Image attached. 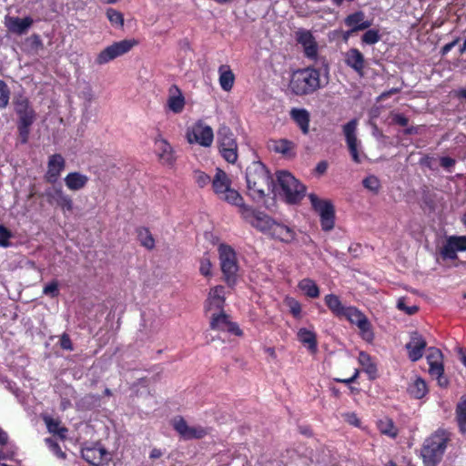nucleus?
I'll return each instance as SVG.
<instances>
[{"instance_id": "nucleus-1", "label": "nucleus", "mask_w": 466, "mask_h": 466, "mask_svg": "<svg viewBox=\"0 0 466 466\" xmlns=\"http://www.w3.org/2000/svg\"><path fill=\"white\" fill-rule=\"evenodd\" d=\"M248 194L255 200H261L266 191H273L276 187L266 167L258 161L251 163L246 171Z\"/></svg>"}, {"instance_id": "nucleus-2", "label": "nucleus", "mask_w": 466, "mask_h": 466, "mask_svg": "<svg viewBox=\"0 0 466 466\" xmlns=\"http://www.w3.org/2000/svg\"><path fill=\"white\" fill-rule=\"evenodd\" d=\"M449 440L447 431L438 430L424 441L420 451L424 466H437L441 462Z\"/></svg>"}, {"instance_id": "nucleus-3", "label": "nucleus", "mask_w": 466, "mask_h": 466, "mask_svg": "<svg viewBox=\"0 0 466 466\" xmlns=\"http://www.w3.org/2000/svg\"><path fill=\"white\" fill-rule=\"evenodd\" d=\"M320 75L317 69L307 67L291 76L289 88L297 96L309 95L320 88Z\"/></svg>"}, {"instance_id": "nucleus-4", "label": "nucleus", "mask_w": 466, "mask_h": 466, "mask_svg": "<svg viewBox=\"0 0 466 466\" xmlns=\"http://www.w3.org/2000/svg\"><path fill=\"white\" fill-rule=\"evenodd\" d=\"M14 107L18 116L17 128L19 139L22 144H25L29 138L30 127L36 119V114L31 106L28 98L23 96L15 97Z\"/></svg>"}, {"instance_id": "nucleus-5", "label": "nucleus", "mask_w": 466, "mask_h": 466, "mask_svg": "<svg viewBox=\"0 0 466 466\" xmlns=\"http://www.w3.org/2000/svg\"><path fill=\"white\" fill-rule=\"evenodd\" d=\"M276 177L277 185L281 189V194L288 203H297L305 196V186L300 184L289 171L279 170L276 173Z\"/></svg>"}, {"instance_id": "nucleus-6", "label": "nucleus", "mask_w": 466, "mask_h": 466, "mask_svg": "<svg viewBox=\"0 0 466 466\" xmlns=\"http://www.w3.org/2000/svg\"><path fill=\"white\" fill-rule=\"evenodd\" d=\"M218 253L224 280L228 286H234L237 280V272L238 270L236 253L231 247L225 244L219 245Z\"/></svg>"}, {"instance_id": "nucleus-7", "label": "nucleus", "mask_w": 466, "mask_h": 466, "mask_svg": "<svg viewBox=\"0 0 466 466\" xmlns=\"http://www.w3.org/2000/svg\"><path fill=\"white\" fill-rule=\"evenodd\" d=\"M309 198L314 210L320 217L321 228L329 231L334 228L335 210L332 203L327 199H320L315 194H309Z\"/></svg>"}, {"instance_id": "nucleus-8", "label": "nucleus", "mask_w": 466, "mask_h": 466, "mask_svg": "<svg viewBox=\"0 0 466 466\" xmlns=\"http://www.w3.org/2000/svg\"><path fill=\"white\" fill-rule=\"evenodd\" d=\"M241 217L249 223L253 228L268 235L274 219L263 211H258L251 208L250 207H243L241 210Z\"/></svg>"}, {"instance_id": "nucleus-9", "label": "nucleus", "mask_w": 466, "mask_h": 466, "mask_svg": "<svg viewBox=\"0 0 466 466\" xmlns=\"http://www.w3.org/2000/svg\"><path fill=\"white\" fill-rule=\"evenodd\" d=\"M135 45L136 41L134 40L125 39L119 42H116L106 47L97 55L96 63L97 65L106 64L111 60L127 53Z\"/></svg>"}, {"instance_id": "nucleus-10", "label": "nucleus", "mask_w": 466, "mask_h": 466, "mask_svg": "<svg viewBox=\"0 0 466 466\" xmlns=\"http://www.w3.org/2000/svg\"><path fill=\"white\" fill-rule=\"evenodd\" d=\"M187 141L199 144L203 147H209L214 138L212 128L202 122L196 123L187 133Z\"/></svg>"}, {"instance_id": "nucleus-11", "label": "nucleus", "mask_w": 466, "mask_h": 466, "mask_svg": "<svg viewBox=\"0 0 466 466\" xmlns=\"http://www.w3.org/2000/svg\"><path fill=\"white\" fill-rule=\"evenodd\" d=\"M43 196L46 198L49 204H56L63 212H71L73 210V200L71 197L66 194L59 187L46 189Z\"/></svg>"}, {"instance_id": "nucleus-12", "label": "nucleus", "mask_w": 466, "mask_h": 466, "mask_svg": "<svg viewBox=\"0 0 466 466\" xmlns=\"http://www.w3.org/2000/svg\"><path fill=\"white\" fill-rule=\"evenodd\" d=\"M174 429L185 440L201 439L207 435V431L201 426H189L182 417L172 420Z\"/></svg>"}, {"instance_id": "nucleus-13", "label": "nucleus", "mask_w": 466, "mask_h": 466, "mask_svg": "<svg viewBox=\"0 0 466 466\" xmlns=\"http://www.w3.org/2000/svg\"><path fill=\"white\" fill-rule=\"evenodd\" d=\"M342 317L347 318L352 324H356L361 331L362 337L370 340L373 334L370 330V324L364 314L354 307H348Z\"/></svg>"}, {"instance_id": "nucleus-14", "label": "nucleus", "mask_w": 466, "mask_h": 466, "mask_svg": "<svg viewBox=\"0 0 466 466\" xmlns=\"http://www.w3.org/2000/svg\"><path fill=\"white\" fill-rule=\"evenodd\" d=\"M210 328L214 330L228 331L237 336L242 335V331L238 328V324L232 322L229 319V317L223 311L212 313L210 318Z\"/></svg>"}, {"instance_id": "nucleus-15", "label": "nucleus", "mask_w": 466, "mask_h": 466, "mask_svg": "<svg viewBox=\"0 0 466 466\" xmlns=\"http://www.w3.org/2000/svg\"><path fill=\"white\" fill-rule=\"evenodd\" d=\"M358 122L352 119L343 127V133L346 137V142L354 162L360 163L361 157L358 150L359 140L356 136Z\"/></svg>"}, {"instance_id": "nucleus-16", "label": "nucleus", "mask_w": 466, "mask_h": 466, "mask_svg": "<svg viewBox=\"0 0 466 466\" xmlns=\"http://www.w3.org/2000/svg\"><path fill=\"white\" fill-rule=\"evenodd\" d=\"M459 251H466V236L449 237L441 249V255L444 259H455Z\"/></svg>"}, {"instance_id": "nucleus-17", "label": "nucleus", "mask_w": 466, "mask_h": 466, "mask_svg": "<svg viewBox=\"0 0 466 466\" xmlns=\"http://www.w3.org/2000/svg\"><path fill=\"white\" fill-rule=\"evenodd\" d=\"M296 40L303 46L308 58L315 59L318 55V45L309 30L299 29L296 32Z\"/></svg>"}, {"instance_id": "nucleus-18", "label": "nucleus", "mask_w": 466, "mask_h": 466, "mask_svg": "<svg viewBox=\"0 0 466 466\" xmlns=\"http://www.w3.org/2000/svg\"><path fill=\"white\" fill-rule=\"evenodd\" d=\"M427 346L424 338L417 331L410 333V339L406 344L409 358L411 361H417L423 356V350Z\"/></svg>"}, {"instance_id": "nucleus-19", "label": "nucleus", "mask_w": 466, "mask_h": 466, "mask_svg": "<svg viewBox=\"0 0 466 466\" xmlns=\"http://www.w3.org/2000/svg\"><path fill=\"white\" fill-rule=\"evenodd\" d=\"M66 167L65 158L60 154H54L49 157L47 163V171L45 175V179L51 184L57 181L61 172Z\"/></svg>"}, {"instance_id": "nucleus-20", "label": "nucleus", "mask_w": 466, "mask_h": 466, "mask_svg": "<svg viewBox=\"0 0 466 466\" xmlns=\"http://www.w3.org/2000/svg\"><path fill=\"white\" fill-rule=\"evenodd\" d=\"M33 23L34 20L30 16L19 18L17 16L6 15L5 18V25L8 31L18 35L26 34Z\"/></svg>"}, {"instance_id": "nucleus-21", "label": "nucleus", "mask_w": 466, "mask_h": 466, "mask_svg": "<svg viewBox=\"0 0 466 466\" xmlns=\"http://www.w3.org/2000/svg\"><path fill=\"white\" fill-rule=\"evenodd\" d=\"M223 286H216L208 292L206 301V310H217L221 312L225 304V290Z\"/></svg>"}, {"instance_id": "nucleus-22", "label": "nucleus", "mask_w": 466, "mask_h": 466, "mask_svg": "<svg viewBox=\"0 0 466 466\" xmlns=\"http://www.w3.org/2000/svg\"><path fill=\"white\" fill-rule=\"evenodd\" d=\"M345 64L352 68L358 75L363 76L365 58L362 53L357 48L349 49L344 55Z\"/></svg>"}, {"instance_id": "nucleus-23", "label": "nucleus", "mask_w": 466, "mask_h": 466, "mask_svg": "<svg viewBox=\"0 0 466 466\" xmlns=\"http://www.w3.org/2000/svg\"><path fill=\"white\" fill-rule=\"evenodd\" d=\"M82 458L94 466H101L107 455L106 451L102 447H85L81 451Z\"/></svg>"}, {"instance_id": "nucleus-24", "label": "nucleus", "mask_w": 466, "mask_h": 466, "mask_svg": "<svg viewBox=\"0 0 466 466\" xmlns=\"http://www.w3.org/2000/svg\"><path fill=\"white\" fill-rule=\"evenodd\" d=\"M344 24L351 28V32L362 31L370 28L372 22L365 19V14L362 11H357L346 16Z\"/></svg>"}, {"instance_id": "nucleus-25", "label": "nucleus", "mask_w": 466, "mask_h": 466, "mask_svg": "<svg viewBox=\"0 0 466 466\" xmlns=\"http://www.w3.org/2000/svg\"><path fill=\"white\" fill-rule=\"evenodd\" d=\"M268 236L283 242H290L295 238V232L291 228L274 220Z\"/></svg>"}, {"instance_id": "nucleus-26", "label": "nucleus", "mask_w": 466, "mask_h": 466, "mask_svg": "<svg viewBox=\"0 0 466 466\" xmlns=\"http://www.w3.org/2000/svg\"><path fill=\"white\" fill-rule=\"evenodd\" d=\"M442 354L440 350L435 348H431L429 350V354L427 355L428 364L430 366V373L431 375H441L443 373L444 369L441 362Z\"/></svg>"}, {"instance_id": "nucleus-27", "label": "nucleus", "mask_w": 466, "mask_h": 466, "mask_svg": "<svg viewBox=\"0 0 466 466\" xmlns=\"http://www.w3.org/2000/svg\"><path fill=\"white\" fill-rule=\"evenodd\" d=\"M168 108L177 114L180 113L185 106V98L177 86L169 88V97L167 99Z\"/></svg>"}, {"instance_id": "nucleus-28", "label": "nucleus", "mask_w": 466, "mask_h": 466, "mask_svg": "<svg viewBox=\"0 0 466 466\" xmlns=\"http://www.w3.org/2000/svg\"><path fill=\"white\" fill-rule=\"evenodd\" d=\"M290 116L300 128L301 132L307 135L309 131L310 116L308 110L304 108H293L290 111Z\"/></svg>"}, {"instance_id": "nucleus-29", "label": "nucleus", "mask_w": 466, "mask_h": 466, "mask_svg": "<svg viewBox=\"0 0 466 466\" xmlns=\"http://www.w3.org/2000/svg\"><path fill=\"white\" fill-rule=\"evenodd\" d=\"M64 181L68 189L78 191L86 187L88 177L79 172H71L66 175Z\"/></svg>"}, {"instance_id": "nucleus-30", "label": "nucleus", "mask_w": 466, "mask_h": 466, "mask_svg": "<svg viewBox=\"0 0 466 466\" xmlns=\"http://www.w3.org/2000/svg\"><path fill=\"white\" fill-rule=\"evenodd\" d=\"M218 141L219 144V149L222 147L226 148H238L237 142L234 138V135L229 127L227 126H221L218 131Z\"/></svg>"}, {"instance_id": "nucleus-31", "label": "nucleus", "mask_w": 466, "mask_h": 466, "mask_svg": "<svg viewBox=\"0 0 466 466\" xmlns=\"http://www.w3.org/2000/svg\"><path fill=\"white\" fill-rule=\"evenodd\" d=\"M212 187L215 193L219 197L230 187V180L228 175L221 169L218 168L212 181Z\"/></svg>"}, {"instance_id": "nucleus-32", "label": "nucleus", "mask_w": 466, "mask_h": 466, "mask_svg": "<svg viewBox=\"0 0 466 466\" xmlns=\"http://www.w3.org/2000/svg\"><path fill=\"white\" fill-rule=\"evenodd\" d=\"M219 85L224 91H230L233 87L235 76L228 66L222 65L218 68Z\"/></svg>"}, {"instance_id": "nucleus-33", "label": "nucleus", "mask_w": 466, "mask_h": 466, "mask_svg": "<svg viewBox=\"0 0 466 466\" xmlns=\"http://www.w3.org/2000/svg\"><path fill=\"white\" fill-rule=\"evenodd\" d=\"M407 390L413 398L421 399L427 393L428 389L424 380L420 377H415L409 384Z\"/></svg>"}, {"instance_id": "nucleus-34", "label": "nucleus", "mask_w": 466, "mask_h": 466, "mask_svg": "<svg viewBox=\"0 0 466 466\" xmlns=\"http://www.w3.org/2000/svg\"><path fill=\"white\" fill-rule=\"evenodd\" d=\"M156 145L160 159L164 163L171 165L175 160L171 146L165 139H157Z\"/></svg>"}, {"instance_id": "nucleus-35", "label": "nucleus", "mask_w": 466, "mask_h": 466, "mask_svg": "<svg viewBox=\"0 0 466 466\" xmlns=\"http://www.w3.org/2000/svg\"><path fill=\"white\" fill-rule=\"evenodd\" d=\"M298 338L301 343L308 346L311 352L317 351V339L315 333L303 328L298 331Z\"/></svg>"}, {"instance_id": "nucleus-36", "label": "nucleus", "mask_w": 466, "mask_h": 466, "mask_svg": "<svg viewBox=\"0 0 466 466\" xmlns=\"http://www.w3.org/2000/svg\"><path fill=\"white\" fill-rule=\"evenodd\" d=\"M46 428L50 433L58 435V437L62 440L66 439V434L67 432V429L60 426V421L55 420L49 416H44L43 418Z\"/></svg>"}, {"instance_id": "nucleus-37", "label": "nucleus", "mask_w": 466, "mask_h": 466, "mask_svg": "<svg viewBox=\"0 0 466 466\" xmlns=\"http://www.w3.org/2000/svg\"><path fill=\"white\" fill-rule=\"evenodd\" d=\"M327 307L337 316L342 317L348 307H344L338 296L329 294L325 297Z\"/></svg>"}, {"instance_id": "nucleus-38", "label": "nucleus", "mask_w": 466, "mask_h": 466, "mask_svg": "<svg viewBox=\"0 0 466 466\" xmlns=\"http://www.w3.org/2000/svg\"><path fill=\"white\" fill-rule=\"evenodd\" d=\"M220 199L227 201L228 203L231 205H235L237 207H239V211L241 212L243 207H247L244 205L243 198L241 195L235 189L229 187L228 190L225 191L222 195L218 197Z\"/></svg>"}, {"instance_id": "nucleus-39", "label": "nucleus", "mask_w": 466, "mask_h": 466, "mask_svg": "<svg viewBox=\"0 0 466 466\" xmlns=\"http://www.w3.org/2000/svg\"><path fill=\"white\" fill-rule=\"evenodd\" d=\"M377 424L379 431L382 434L388 435L391 438H395L397 436L398 430L391 419L384 417L380 419Z\"/></svg>"}, {"instance_id": "nucleus-40", "label": "nucleus", "mask_w": 466, "mask_h": 466, "mask_svg": "<svg viewBox=\"0 0 466 466\" xmlns=\"http://www.w3.org/2000/svg\"><path fill=\"white\" fill-rule=\"evenodd\" d=\"M457 421L461 432L466 433V396H462L456 408Z\"/></svg>"}, {"instance_id": "nucleus-41", "label": "nucleus", "mask_w": 466, "mask_h": 466, "mask_svg": "<svg viewBox=\"0 0 466 466\" xmlns=\"http://www.w3.org/2000/svg\"><path fill=\"white\" fill-rule=\"evenodd\" d=\"M299 288L309 298H317L319 295V287L310 279H303L300 280Z\"/></svg>"}, {"instance_id": "nucleus-42", "label": "nucleus", "mask_w": 466, "mask_h": 466, "mask_svg": "<svg viewBox=\"0 0 466 466\" xmlns=\"http://www.w3.org/2000/svg\"><path fill=\"white\" fill-rule=\"evenodd\" d=\"M270 147L277 153L288 156L294 148V144L287 139H279L272 141Z\"/></svg>"}, {"instance_id": "nucleus-43", "label": "nucleus", "mask_w": 466, "mask_h": 466, "mask_svg": "<svg viewBox=\"0 0 466 466\" xmlns=\"http://www.w3.org/2000/svg\"><path fill=\"white\" fill-rule=\"evenodd\" d=\"M137 237L142 246L152 249L155 246V240L147 228H141L137 229Z\"/></svg>"}, {"instance_id": "nucleus-44", "label": "nucleus", "mask_w": 466, "mask_h": 466, "mask_svg": "<svg viewBox=\"0 0 466 466\" xmlns=\"http://www.w3.org/2000/svg\"><path fill=\"white\" fill-rule=\"evenodd\" d=\"M358 360L360 364L364 368V370L370 375L376 373L377 370L375 365L372 363L369 354L364 351H360L359 354Z\"/></svg>"}, {"instance_id": "nucleus-45", "label": "nucleus", "mask_w": 466, "mask_h": 466, "mask_svg": "<svg viewBox=\"0 0 466 466\" xmlns=\"http://www.w3.org/2000/svg\"><path fill=\"white\" fill-rule=\"evenodd\" d=\"M380 40V35L378 30L369 29L366 31L362 36L361 41L366 45H374Z\"/></svg>"}, {"instance_id": "nucleus-46", "label": "nucleus", "mask_w": 466, "mask_h": 466, "mask_svg": "<svg viewBox=\"0 0 466 466\" xmlns=\"http://www.w3.org/2000/svg\"><path fill=\"white\" fill-rule=\"evenodd\" d=\"M10 90L3 80H0V108H5L9 103Z\"/></svg>"}, {"instance_id": "nucleus-47", "label": "nucleus", "mask_w": 466, "mask_h": 466, "mask_svg": "<svg viewBox=\"0 0 466 466\" xmlns=\"http://www.w3.org/2000/svg\"><path fill=\"white\" fill-rule=\"evenodd\" d=\"M45 441L46 445L49 447V449L56 454V457L63 460L66 459V453L61 450L60 446L54 439L46 438Z\"/></svg>"}, {"instance_id": "nucleus-48", "label": "nucleus", "mask_w": 466, "mask_h": 466, "mask_svg": "<svg viewBox=\"0 0 466 466\" xmlns=\"http://www.w3.org/2000/svg\"><path fill=\"white\" fill-rule=\"evenodd\" d=\"M362 183L367 189L374 193H377L380 189V181L375 176L367 177Z\"/></svg>"}, {"instance_id": "nucleus-49", "label": "nucleus", "mask_w": 466, "mask_h": 466, "mask_svg": "<svg viewBox=\"0 0 466 466\" xmlns=\"http://www.w3.org/2000/svg\"><path fill=\"white\" fill-rule=\"evenodd\" d=\"M222 157L225 158L226 161L228 163H235L238 159V148H226L222 147V149H219Z\"/></svg>"}, {"instance_id": "nucleus-50", "label": "nucleus", "mask_w": 466, "mask_h": 466, "mask_svg": "<svg viewBox=\"0 0 466 466\" xmlns=\"http://www.w3.org/2000/svg\"><path fill=\"white\" fill-rule=\"evenodd\" d=\"M106 16H107L108 20L113 25H123L124 19H123L121 13L110 8L106 11Z\"/></svg>"}, {"instance_id": "nucleus-51", "label": "nucleus", "mask_w": 466, "mask_h": 466, "mask_svg": "<svg viewBox=\"0 0 466 466\" xmlns=\"http://www.w3.org/2000/svg\"><path fill=\"white\" fill-rule=\"evenodd\" d=\"M212 264L208 256H204L200 260L199 271L205 277L211 276Z\"/></svg>"}, {"instance_id": "nucleus-52", "label": "nucleus", "mask_w": 466, "mask_h": 466, "mask_svg": "<svg viewBox=\"0 0 466 466\" xmlns=\"http://www.w3.org/2000/svg\"><path fill=\"white\" fill-rule=\"evenodd\" d=\"M43 293L45 295L50 296L52 298L57 297L59 294L57 281L54 280V281L48 283L47 285H46L43 289Z\"/></svg>"}, {"instance_id": "nucleus-53", "label": "nucleus", "mask_w": 466, "mask_h": 466, "mask_svg": "<svg viewBox=\"0 0 466 466\" xmlns=\"http://www.w3.org/2000/svg\"><path fill=\"white\" fill-rule=\"evenodd\" d=\"M194 179L200 187H205L210 182V177L206 173L199 170L194 172Z\"/></svg>"}, {"instance_id": "nucleus-54", "label": "nucleus", "mask_w": 466, "mask_h": 466, "mask_svg": "<svg viewBox=\"0 0 466 466\" xmlns=\"http://www.w3.org/2000/svg\"><path fill=\"white\" fill-rule=\"evenodd\" d=\"M397 308L400 310L404 311L408 315H413L414 313H416L418 311V307L417 306L408 307V305H405L404 298H400L398 299V301H397Z\"/></svg>"}, {"instance_id": "nucleus-55", "label": "nucleus", "mask_w": 466, "mask_h": 466, "mask_svg": "<svg viewBox=\"0 0 466 466\" xmlns=\"http://www.w3.org/2000/svg\"><path fill=\"white\" fill-rule=\"evenodd\" d=\"M11 238L10 231L4 226L0 225V247L6 248L10 245L8 239Z\"/></svg>"}, {"instance_id": "nucleus-56", "label": "nucleus", "mask_w": 466, "mask_h": 466, "mask_svg": "<svg viewBox=\"0 0 466 466\" xmlns=\"http://www.w3.org/2000/svg\"><path fill=\"white\" fill-rule=\"evenodd\" d=\"M60 347L64 350H73V344L69 336L66 333H64L60 338Z\"/></svg>"}, {"instance_id": "nucleus-57", "label": "nucleus", "mask_w": 466, "mask_h": 466, "mask_svg": "<svg viewBox=\"0 0 466 466\" xmlns=\"http://www.w3.org/2000/svg\"><path fill=\"white\" fill-rule=\"evenodd\" d=\"M345 420L349 422L351 425L358 426L359 425V419L355 413H346L344 414Z\"/></svg>"}, {"instance_id": "nucleus-58", "label": "nucleus", "mask_w": 466, "mask_h": 466, "mask_svg": "<svg viewBox=\"0 0 466 466\" xmlns=\"http://www.w3.org/2000/svg\"><path fill=\"white\" fill-rule=\"evenodd\" d=\"M359 373H360L359 370L356 369L354 371V374L350 378H349V379H335V380L338 382H340V383H344V384H350V383H353L357 380Z\"/></svg>"}, {"instance_id": "nucleus-59", "label": "nucleus", "mask_w": 466, "mask_h": 466, "mask_svg": "<svg viewBox=\"0 0 466 466\" xmlns=\"http://www.w3.org/2000/svg\"><path fill=\"white\" fill-rule=\"evenodd\" d=\"M30 41L32 43V46L35 48H43V42L38 35H32L30 37Z\"/></svg>"}, {"instance_id": "nucleus-60", "label": "nucleus", "mask_w": 466, "mask_h": 466, "mask_svg": "<svg viewBox=\"0 0 466 466\" xmlns=\"http://www.w3.org/2000/svg\"><path fill=\"white\" fill-rule=\"evenodd\" d=\"M459 42V39H455L454 41L451 42V43H448L446 44L445 46H442L441 50V53L442 56H445L447 55Z\"/></svg>"}, {"instance_id": "nucleus-61", "label": "nucleus", "mask_w": 466, "mask_h": 466, "mask_svg": "<svg viewBox=\"0 0 466 466\" xmlns=\"http://www.w3.org/2000/svg\"><path fill=\"white\" fill-rule=\"evenodd\" d=\"M454 164L455 160L449 157H443L441 158V166L444 168H450L454 166Z\"/></svg>"}, {"instance_id": "nucleus-62", "label": "nucleus", "mask_w": 466, "mask_h": 466, "mask_svg": "<svg viewBox=\"0 0 466 466\" xmlns=\"http://www.w3.org/2000/svg\"><path fill=\"white\" fill-rule=\"evenodd\" d=\"M394 121L395 123H397L398 125L401 126V127H406L408 125V118L402 115H396L394 116Z\"/></svg>"}, {"instance_id": "nucleus-63", "label": "nucleus", "mask_w": 466, "mask_h": 466, "mask_svg": "<svg viewBox=\"0 0 466 466\" xmlns=\"http://www.w3.org/2000/svg\"><path fill=\"white\" fill-rule=\"evenodd\" d=\"M437 380H438V383L440 386L441 387H446L448 385V380L446 378L443 377V373L441 374L440 376L439 375H434Z\"/></svg>"}, {"instance_id": "nucleus-64", "label": "nucleus", "mask_w": 466, "mask_h": 466, "mask_svg": "<svg viewBox=\"0 0 466 466\" xmlns=\"http://www.w3.org/2000/svg\"><path fill=\"white\" fill-rule=\"evenodd\" d=\"M7 433L0 428V445H5L7 442Z\"/></svg>"}]
</instances>
